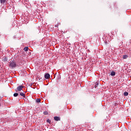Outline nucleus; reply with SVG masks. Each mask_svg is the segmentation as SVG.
<instances>
[{"label": "nucleus", "instance_id": "1", "mask_svg": "<svg viewBox=\"0 0 131 131\" xmlns=\"http://www.w3.org/2000/svg\"><path fill=\"white\" fill-rule=\"evenodd\" d=\"M9 66L11 68H15V67H16L17 64H16V62L15 61H10L9 62Z\"/></svg>", "mask_w": 131, "mask_h": 131}, {"label": "nucleus", "instance_id": "2", "mask_svg": "<svg viewBox=\"0 0 131 131\" xmlns=\"http://www.w3.org/2000/svg\"><path fill=\"white\" fill-rule=\"evenodd\" d=\"M24 88V86L20 85L16 88V90L17 92H21V91H22V89H23Z\"/></svg>", "mask_w": 131, "mask_h": 131}, {"label": "nucleus", "instance_id": "3", "mask_svg": "<svg viewBox=\"0 0 131 131\" xmlns=\"http://www.w3.org/2000/svg\"><path fill=\"white\" fill-rule=\"evenodd\" d=\"M50 76H51L50 75V74L47 73L45 75V78H46V79H49V78H50Z\"/></svg>", "mask_w": 131, "mask_h": 131}, {"label": "nucleus", "instance_id": "4", "mask_svg": "<svg viewBox=\"0 0 131 131\" xmlns=\"http://www.w3.org/2000/svg\"><path fill=\"white\" fill-rule=\"evenodd\" d=\"M54 119L56 121H59V120H60V118L58 117L55 116V117H54Z\"/></svg>", "mask_w": 131, "mask_h": 131}, {"label": "nucleus", "instance_id": "5", "mask_svg": "<svg viewBox=\"0 0 131 131\" xmlns=\"http://www.w3.org/2000/svg\"><path fill=\"white\" fill-rule=\"evenodd\" d=\"M24 51H25V52H27V51H28V47H26L24 48Z\"/></svg>", "mask_w": 131, "mask_h": 131}, {"label": "nucleus", "instance_id": "6", "mask_svg": "<svg viewBox=\"0 0 131 131\" xmlns=\"http://www.w3.org/2000/svg\"><path fill=\"white\" fill-rule=\"evenodd\" d=\"M111 75L112 76H114V75H115V72H114V71L112 72L111 73Z\"/></svg>", "mask_w": 131, "mask_h": 131}, {"label": "nucleus", "instance_id": "7", "mask_svg": "<svg viewBox=\"0 0 131 131\" xmlns=\"http://www.w3.org/2000/svg\"><path fill=\"white\" fill-rule=\"evenodd\" d=\"M20 96H21L22 97H24V98H25V94L23 93H20Z\"/></svg>", "mask_w": 131, "mask_h": 131}, {"label": "nucleus", "instance_id": "8", "mask_svg": "<svg viewBox=\"0 0 131 131\" xmlns=\"http://www.w3.org/2000/svg\"><path fill=\"white\" fill-rule=\"evenodd\" d=\"M3 61L4 62H7V61H8V58H7V57H4L3 59Z\"/></svg>", "mask_w": 131, "mask_h": 131}, {"label": "nucleus", "instance_id": "9", "mask_svg": "<svg viewBox=\"0 0 131 131\" xmlns=\"http://www.w3.org/2000/svg\"><path fill=\"white\" fill-rule=\"evenodd\" d=\"M44 115H49V113L47 111L43 112Z\"/></svg>", "mask_w": 131, "mask_h": 131}, {"label": "nucleus", "instance_id": "10", "mask_svg": "<svg viewBox=\"0 0 131 131\" xmlns=\"http://www.w3.org/2000/svg\"><path fill=\"white\" fill-rule=\"evenodd\" d=\"M128 57L127 55H123V59H127Z\"/></svg>", "mask_w": 131, "mask_h": 131}, {"label": "nucleus", "instance_id": "11", "mask_svg": "<svg viewBox=\"0 0 131 131\" xmlns=\"http://www.w3.org/2000/svg\"><path fill=\"white\" fill-rule=\"evenodd\" d=\"M36 102L37 103H40V99H37L36 100Z\"/></svg>", "mask_w": 131, "mask_h": 131}, {"label": "nucleus", "instance_id": "12", "mask_svg": "<svg viewBox=\"0 0 131 131\" xmlns=\"http://www.w3.org/2000/svg\"><path fill=\"white\" fill-rule=\"evenodd\" d=\"M18 95H19V94L18 93H14L13 94L14 97H18Z\"/></svg>", "mask_w": 131, "mask_h": 131}, {"label": "nucleus", "instance_id": "13", "mask_svg": "<svg viewBox=\"0 0 131 131\" xmlns=\"http://www.w3.org/2000/svg\"><path fill=\"white\" fill-rule=\"evenodd\" d=\"M1 4H5L6 3V0H1Z\"/></svg>", "mask_w": 131, "mask_h": 131}, {"label": "nucleus", "instance_id": "14", "mask_svg": "<svg viewBox=\"0 0 131 131\" xmlns=\"http://www.w3.org/2000/svg\"><path fill=\"white\" fill-rule=\"evenodd\" d=\"M124 96H128V93H127V92H124Z\"/></svg>", "mask_w": 131, "mask_h": 131}, {"label": "nucleus", "instance_id": "15", "mask_svg": "<svg viewBox=\"0 0 131 131\" xmlns=\"http://www.w3.org/2000/svg\"><path fill=\"white\" fill-rule=\"evenodd\" d=\"M47 122H48V123H51V120H50V119H48L47 120Z\"/></svg>", "mask_w": 131, "mask_h": 131}, {"label": "nucleus", "instance_id": "16", "mask_svg": "<svg viewBox=\"0 0 131 131\" xmlns=\"http://www.w3.org/2000/svg\"><path fill=\"white\" fill-rule=\"evenodd\" d=\"M98 85H99V83H97L95 85V88H97L98 86Z\"/></svg>", "mask_w": 131, "mask_h": 131}, {"label": "nucleus", "instance_id": "17", "mask_svg": "<svg viewBox=\"0 0 131 131\" xmlns=\"http://www.w3.org/2000/svg\"><path fill=\"white\" fill-rule=\"evenodd\" d=\"M105 43H107V41H105Z\"/></svg>", "mask_w": 131, "mask_h": 131}]
</instances>
